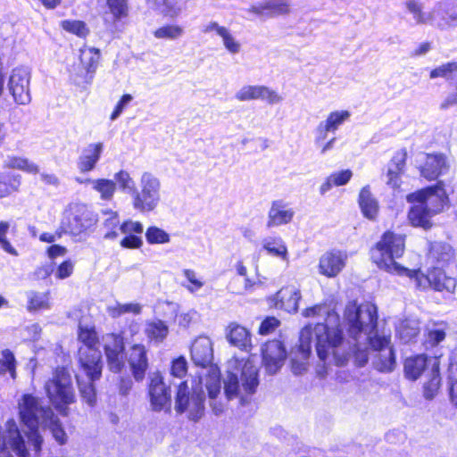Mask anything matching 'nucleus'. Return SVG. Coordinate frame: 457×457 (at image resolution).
<instances>
[{
    "label": "nucleus",
    "mask_w": 457,
    "mask_h": 457,
    "mask_svg": "<svg viewBox=\"0 0 457 457\" xmlns=\"http://www.w3.org/2000/svg\"><path fill=\"white\" fill-rule=\"evenodd\" d=\"M328 321H334L335 327L328 324H318L314 328L311 324L302 328L299 337L298 350L303 359L309 358L312 353V335L316 338V353L320 361L324 364H334L342 367L347 364L351 356L359 367H364L369 361V352L370 346L367 345L361 346L358 342L362 333L357 336L355 342L352 345L345 340L344 330L340 325V317L337 313L328 314Z\"/></svg>",
    "instance_id": "obj_1"
},
{
    "label": "nucleus",
    "mask_w": 457,
    "mask_h": 457,
    "mask_svg": "<svg viewBox=\"0 0 457 457\" xmlns=\"http://www.w3.org/2000/svg\"><path fill=\"white\" fill-rule=\"evenodd\" d=\"M345 320L350 337L356 339L364 333L365 341L371 350L376 352L373 365L380 372H392L396 365L395 351L391 345L390 336H380L378 333V309L375 305L368 306L365 312L356 304L345 308Z\"/></svg>",
    "instance_id": "obj_2"
},
{
    "label": "nucleus",
    "mask_w": 457,
    "mask_h": 457,
    "mask_svg": "<svg viewBox=\"0 0 457 457\" xmlns=\"http://www.w3.org/2000/svg\"><path fill=\"white\" fill-rule=\"evenodd\" d=\"M404 252V237L391 231L385 232L375 247L370 250V258L380 270L395 271L399 275L410 278L420 290L431 288L435 291H444L445 278L442 269H434L427 275L420 270H410L395 262Z\"/></svg>",
    "instance_id": "obj_3"
},
{
    "label": "nucleus",
    "mask_w": 457,
    "mask_h": 457,
    "mask_svg": "<svg viewBox=\"0 0 457 457\" xmlns=\"http://www.w3.org/2000/svg\"><path fill=\"white\" fill-rule=\"evenodd\" d=\"M20 417L27 428L25 435L37 455L42 450L43 437L39 432V420L43 418L47 422L53 437L61 445L67 442V434L60 419L48 407H43L32 395H24L20 403Z\"/></svg>",
    "instance_id": "obj_4"
},
{
    "label": "nucleus",
    "mask_w": 457,
    "mask_h": 457,
    "mask_svg": "<svg viewBox=\"0 0 457 457\" xmlns=\"http://www.w3.org/2000/svg\"><path fill=\"white\" fill-rule=\"evenodd\" d=\"M46 395L62 416H68L69 405L76 401L72 379L68 369L57 367L45 384Z\"/></svg>",
    "instance_id": "obj_5"
},
{
    "label": "nucleus",
    "mask_w": 457,
    "mask_h": 457,
    "mask_svg": "<svg viewBox=\"0 0 457 457\" xmlns=\"http://www.w3.org/2000/svg\"><path fill=\"white\" fill-rule=\"evenodd\" d=\"M206 395L200 380L190 389L187 381H181L175 395V411L179 414L187 411L189 420L198 422L205 413Z\"/></svg>",
    "instance_id": "obj_6"
},
{
    "label": "nucleus",
    "mask_w": 457,
    "mask_h": 457,
    "mask_svg": "<svg viewBox=\"0 0 457 457\" xmlns=\"http://www.w3.org/2000/svg\"><path fill=\"white\" fill-rule=\"evenodd\" d=\"M78 338L83 344L78 352L80 368L87 370L90 376L99 377L103 371V361L101 352L96 347L98 338L95 328L79 324Z\"/></svg>",
    "instance_id": "obj_7"
},
{
    "label": "nucleus",
    "mask_w": 457,
    "mask_h": 457,
    "mask_svg": "<svg viewBox=\"0 0 457 457\" xmlns=\"http://www.w3.org/2000/svg\"><path fill=\"white\" fill-rule=\"evenodd\" d=\"M96 222L97 216L87 204L73 203L65 210L61 224L56 230V235L59 238L63 234L74 237L81 236L95 226Z\"/></svg>",
    "instance_id": "obj_8"
},
{
    "label": "nucleus",
    "mask_w": 457,
    "mask_h": 457,
    "mask_svg": "<svg viewBox=\"0 0 457 457\" xmlns=\"http://www.w3.org/2000/svg\"><path fill=\"white\" fill-rule=\"evenodd\" d=\"M161 201V181L151 172L142 173L139 188L136 187L131 197L132 206L140 212H153Z\"/></svg>",
    "instance_id": "obj_9"
},
{
    "label": "nucleus",
    "mask_w": 457,
    "mask_h": 457,
    "mask_svg": "<svg viewBox=\"0 0 457 457\" xmlns=\"http://www.w3.org/2000/svg\"><path fill=\"white\" fill-rule=\"evenodd\" d=\"M406 199L409 203L422 202L434 215L442 212L449 201L442 180L409 194Z\"/></svg>",
    "instance_id": "obj_10"
},
{
    "label": "nucleus",
    "mask_w": 457,
    "mask_h": 457,
    "mask_svg": "<svg viewBox=\"0 0 457 457\" xmlns=\"http://www.w3.org/2000/svg\"><path fill=\"white\" fill-rule=\"evenodd\" d=\"M104 350L110 371L120 373L125 367V343L120 334H108L104 337Z\"/></svg>",
    "instance_id": "obj_11"
},
{
    "label": "nucleus",
    "mask_w": 457,
    "mask_h": 457,
    "mask_svg": "<svg viewBox=\"0 0 457 457\" xmlns=\"http://www.w3.org/2000/svg\"><path fill=\"white\" fill-rule=\"evenodd\" d=\"M30 72L28 68L17 67L12 70L7 87L18 104H28L31 101L29 91Z\"/></svg>",
    "instance_id": "obj_12"
},
{
    "label": "nucleus",
    "mask_w": 457,
    "mask_h": 457,
    "mask_svg": "<svg viewBox=\"0 0 457 457\" xmlns=\"http://www.w3.org/2000/svg\"><path fill=\"white\" fill-rule=\"evenodd\" d=\"M148 397L151 409L161 411L166 407L170 410L171 405V393L170 386L164 383L160 372H154L149 377Z\"/></svg>",
    "instance_id": "obj_13"
},
{
    "label": "nucleus",
    "mask_w": 457,
    "mask_h": 457,
    "mask_svg": "<svg viewBox=\"0 0 457 457\" xmlns=\"http://www.w3.org/2000/svg\"><path fill=\"white\" fill-rule=\"evenodd\" d=\"M420 176L428 180L437 179L448 172L450 165L443 154H420L417 159Z\"/></svg>",
    "instance_id": "obj_14"
},
{
    "label": "nucleus",
    "mask_w": 457,
    "mask_h": 457,
    "mask_svg": "<svg viewBox=\"0 0 457 457\" xmlns=\"http://www.w3.org/2000/svg\"><path fill=\"white\" fill-rule=\"evenodd\" d=\"M262 363L269 375H274L282 368L287 359V349L279 340L268 341L262 346Z\"/></svg>",
    "instance_id": "obj_15"
},
{
    "label": "nucleus",
    "mask_w": 457,
    "mask_h": 457,
    "mask_svg": "<svg viewBox=\"0 0 457 457\" xmlns=\"http://www.w3.org/2000/svg\"><path fill=\"white\" fill-rule=\"evenodd\" d=\"M128 362L135 380L142 381L149 366L147 351L145 345L141 344L133 345L129 348Z\"/></svg>",
    "instance_id": "obj_16"
},
{
    "label": "nucleus",
    "mask_w": 457,
    "mask_h": 457,
    "mask_svg": "<svg viewBox=\"0 0 457 457\" xmlns=\"http://www.w3.org/2000/svg\"><path fill=\"white\" fill-rule=\"evenodd\" d=\"M191 360L195 366L206 368L212 366L213 361L212 344L209 337H199L191 346ZM212 369V368H210ZM211 370H209L210 371Z\"/></svg>",
    "instance_id": "obj_17"
},
{
    "label": "nucleus",
    "mask_w": 457,
    "mask_h": 457,
    "mask_svg": "<svg viewBox=\"0 0 457 457\" xmlns=\"http://www.w3.org/2000/svg\"><path fill=\"white\" fill-rule=\"evenodd\" d=\"M236 98L239 101L262 99L270 104L282 101V97L276 91L266 86H245L236 94Z\"/></svg>",
    "instance_id": "obj_18"
},
{
    "label": "nucleus",
    "mask_w": 457,
    "mask_h": 457,
    "mask_svg": "<svg viewBox=\"0 0 457 457\" xmlns=\"http://www.w3.org/2000/svg\"><path fill=\"white\" fill-rule=\"evenodd\" d=\"M432 21L440 28L457 25V0H445L431 12Z\"/></svg>",
    "instance_id": "obj_19"
},
{
    "label": "nucleus",
    "mask_w": 457,
    "mask_h": 457,
    "mask_svg": "<svg viewBox=\"0 0 457 457\" xmlns=\"http://www.w3.org/2000/svg\"><path fill=\"white\" fill-rule=\"evenodd\" d=\"M454 251L453 247L445 242H431L428 253V260L433 266V269H443L453 259Z\"/></svg>",
    "instance_id": "obj_20"
},
{
    "label": "nucleus",
    "mask_w": 457,
    "mask_h": 457,
    "mask_svg": "<svg viewBox=\"0 0 457 457\" xmlns=\"http://www.w3.org/2000/svg\"><path fill=\"white\" fill-rule=\"evenodd\" d=\"M104 151V144L101 142L88 144L81 151L78 159V169L83 172L93 170L101 158Z\"/></svg>",
    "instance_id": "obj_21"
},
{
    "label": "nucleus",
    "mask_w": 457,
    "mask_h": 457,
    "mask_svg": "<svg viewBox=\"0 0 457 457\" xmlns=\"http://www.w3.org/2000/svg\"><path fill=\"white\" fill-rule=\"evenodd\" d=\"M205 387L208 391L210 406L212 412L215 416H220L223 412V405L221 403L215 401L221 388L220 372L218 367H212L211 370L208 372Z\"/></svg>",
    "instance_id": "obj_22"
},
{
    "label": "nucleus",
    "mask_w": 457,
    "mask_h": 457,
    "mask_svg": "<svg viewBox=\"0 0 457 457\" xmlns=\"http://www.w3.org/2000/svg\"><path fill=\"white\" fill-rule=\"evenodd\" d=\"M407 152L405 149L397 151L392 157L387 166L386 184L393 188H397L401 184V174L404 171Z\"/></svg>",
    "instance_id": "obj_23"
},
{
    "label": "nucleus",
    "mask_w": 457,
    "mask_h": 457,
    "mask_svg": "<svg viewBox=\"0 0 457 457\" xmlns=\"http://www.w3.org/2000/svg\"><path fill=\"white\" fill-rule=\"evenodd\" d=\"M294 214V211L287 208V204L284 201H273L268 212L267 228L287 224L292 220Z\"/></svg>",
    "instance_id": "obj_24"
},
{
    "label": "nucleus",
    "mask_w": 457,
    "mask_h": 457,
    "mask_svg": "<svg viewBox=\"0 0 457 457\" xmlns=\"http://www.w3.org/2000/svg\"><path fill=\"white\" fill-rule=\"evenodd\" d=\"M345 262L339 252H330L320 259V272L327 277L337 276L344 268Z\"/></svg>",
    "instance_id": "obj_25"
},
{
    "label": "nucleus",
    "mask_w": 457,
    "mask_h": 457,
    "mask_svg": "<svg viewBox=\"0 0 457 457\" xmlns=\"http://www.w3.org/2000/svg\"><path fill=\"white\" fill-rule=\"evenodd\" d=\"M82 370L84 371L87 378L85 379L80 376L76 375L79 391L83 401L89 406L93 407L96 403V388L95 382L100 379L102 374L99 377L95 378L90 376L87 370Z\"/></svg>",
    "instance_id": "obj_26"
},
{
    "label": "nucleus",
    "mask_w": 457,
    "mask_h": 457,
    "mask_svg": "<svg viewBox=\"0 0 457 457\" xmlns=\"http://www.w3.org/2000/svg\"><path fill=\"white\" fill-rule=\"evenodd\" d=\"M277 306L284 309L287 312H296L298 303L301 299V293L295 287H287L280 289L278 294Z\"/></svg>",
    "instance_id": "obj_27"
},
{
    "label": "nucleus",
    "mask_w": 457,
    "mask_h": 457,
    "mask_svg": "<svg viewBox=\"0 0 457 457\" xmlns=\"http://www.w3.org/2000/svg\"><path fill=\"white\" fill-rule=\"evenodd\" d=\"M227 339L230 345L245 351L251 349V337L249 331L237 324H231L228 327Z\"/></svg>",
    "instance_id": "obj_28"
},
{
    "label": "nucleus",
    "mask_w": 457,
    "mask_h": 457,
    "mask_svg": "<svg viewBox=\"0 0 457 457\" xmlns=\"http://www.w3.org/2000/svg\"><path fill=\"white\" fill-rule=\"evenodd\" d=\"M412 204L413 205L408 213L411 223L415 227H420L425 229L429 228L431 227L430 218L434 214L430 212L422 202H413Z\"/></svg>",
    "instance_id": "obj_29"
},
{
    "label": "nucleus",
    "mask_w": 457,
    "mask_h": 457,
    "mask_svg": "<svg viewBox=\"0 0 457 457\" xmlns=\"http://www.w3.org/2000/svg\"><path fill=\"white\" fill-rule=\"evenodd\" d=\"M358 203L363 216L369 220H375L378 212V203L372 195L369 186L361 188Z\"/></svg>",
    "instance_id": "obj_30"
},
{
    "label": "nucleus",
    "mask_w": 457,
    "mask_h": 457,
    "mask_svg": "<svg viewBox=\"0 0 457 457\" xmlns=\"http://www.w3.org/2000/svg\"><path fill=\"white\" fill-rule=\"evenodd\" d=\"M100 55V50L94 47L81 50L80 62L87 71L85 82L87 84H90L93 79L94 73L98 66Z\"/></svg>",
    "instance_id": "obj_31"
},
{
    "label": "nucleus",
    "mask_w": 457,
    "mask_h": 457,
    "mask_svg": "<svg viewBox=\"0 0 457 457\" xmlns=\"http://www.w3.org/2000/svg\"><path fill=\"white\" fill-rule=\"evenodd\" d=\"M427 365L428 357L425 354L407 358L403 365L405 377L411 380L418 379L426 370Z\"/></svg>",
    "instance_id": "obj_32"
},
{
    "label": "nucleus",
    "mask_w": 457,
    "mask_h": 457,
    "mask_svg": "<svg viewBox=\"0 0 457 457\" xmlns=\"http://www.w3.org/2000/svg\"><path fill=\"white\" fill-rule=\"evenodd\" d=\"M242 386L244 390L253 395L259 386V374L255 366L245 363L241 371Z\"/></svg>",
    "instance_id": "obj_33"
},
{
    "label": "nucleus",
    "mask_w": 457,
    "mask_h": 457,
    "mask_svg": "<svg viewBox=\"0 0 457 457\" xmlns=\"http://www.w3.org/2000/svg\"><path fill=\"white\" fill-rule=\"evenodd\" d=\"M262 248L267 251L270 255L287 259V248L280 237H267L262 240Z\"/></svg>",
    "instance_id": "obj_34"
},
{
    "label": "nucleus",
    "mask_w": 457,
    "mask_h": 457,
    "mask_svg": "<svg viewBox=\"0 0 457 457\" xmlns=\"http://www.w3.org/2000/svg\"><path fill=\"white\" fill-rule=\"evenodd\" d=\"M89 184L92 185V188L100 194V197L104 201H111L116 191V183L112 179H86Z\"/></svg>",
    "instance_id": "obj_35"
},
{
    "label": "nucleus",
    "mask_w": 457,
    "mask_h": 457,
    "mask_svg": "<svg viewBox=\"0 0 457 457\" xmlns=\"http://www.w3.org/2000/svg\"><path fill=\"white\" fill-rule=\"evenodd\" d=\"M353 176V172L351 170H343L338 172L332 173L329 177L327 178L326 181L320 186V193L321 195H325L328 191H329L334 186L340 187L346 185Z\"/></svg>",
    "instance_id": "obj_36"
},
{
    "label": "nucleus",
    "mask_w": 457,
    "mask_h": 457,
    "mask_svg": "<svg viewBox=\"0 0 457 457\" xmlns=\"http://www.w3.org/2000/svg\"><path fill=\"white\" fill-rule=\"evenodd\" d=\"M251 11L258 15H277L288 12V5L278 0H272L260 6H252Z\"/></svg>",
    "instance_id": "obj_37"
},
{
    "label": "nucleus",
    "mask_w": 457,
    "mask_h": 457,
    "mask_svg": "<svg viewBox=\"0 0 457 457\" xmlns=\"http://www.w3.org/2000/svg\"><path fill=\"white\" fill-rule=\"evenodd\" d=\"M169 333L168 326L161 320L148 322L145 327V335L151 341L162 342Z\"/></svg>",
    "instance_id": "obj_38"
},
{
    "label": "nucleus",
    "mask_w": 457,
    "mask_h": 457,
    "mask_svg": "<svg viewBox=\"0 0 457 457\" xmlns=\"http://www.w3.org/2000/svg\"><path fill=\"white\" fill-rule=\"evenodd\" d=\"M112 180L116 183V189L132 197L137 187L135 180L127 170H120L116 172Z\"/></svg>",
    "instance_id": "obj_39"
},
{
    "label": "nucleus",
    "mask_w": 457,
    "mask_h": 457,
    "mask_svg": "<svg viewBox=\"0 0 457 457\" xmlns=\"http://www.w3.org/2000/svg\"><path fill=\"white\" fill-rule=\"evenodd\" d=\"M442 77L457 85V62H447L433 69L430 71V79Z\"/></svg>",
    "instance_id": "obj_40"
},
{
    "label": "nucleus",
    "mask_w": 457,
    "mask_h": 457,
    "mask_svg": "<svg viewBox=\"0 0 457 457\" xmlns=\"http://www.w3.org/2000/svg\"><path fill=\"white\" fill-rule=\"evenodd\" d=\"M16 359L13 353L5 349L2 351V358L0 359V375L9 373L12 378H16Z\"/></svg>",
    "instance_id": "obj_41"
},
{
    "label": "nucleus",
    "mask_w": 457,
    "mask_h": 457,
    "mask_svg": "<svg viewBox=\"0 0 457 457\" xmlns=\"http://www.w3.org/2000/svg\"><path fill=\"white\" fill-rule=\"evenodd\" d=\"M407 10L412 14L414 24H424L432 21L431 12L426 13L422 11V5L416 0H408L405 4Z\"/></svg>",
    "instance_id": "obj_42"
},
{
    "label": "nucleus",
    "mask_w": 457,
    "mask_h": 457,
    "mask_svg": "<svg viewBox=\"0 0 457 457\" xmlns=\"http://www.w3.org/2000/svg\"><path fill=\"white\" fill-rule=\"evenodd\" d=\"M48 293H38L30 291L28 293V309L29 311H39L49 308Z\"/></svg>",
    "instance_id": "obj_43"
},
{
    "label": "nucleus",
    "mask_w": 457,
    "mask_h": 457,
    "mask_svg": "<svg viewBox=\"0 0 457 457\" xmlns=\"http://www.w3.org/2000/svg\"><path fill=\"white\" fill-rule=\"evenodd\" d=\"M350 112L346 110L335 111L330 112L326 120L322 121V123L329 131L334 133L339 126L350 118Z\"/></svg>",
    "instance_id": "obj_44"
},
{
    "label": "nucleus",
    "mask_w": 457,
    "mask_h": 457,
    "mask_svg": "<svg viewBox=\"0 0 457 457\" xmlns=\"http://www.w3.org/2000/svg\"><path fill=\"white\" fill-rule=\"evenodd\" d=\"M145 235L147 243L150 245L166 244L170 241V235L156 226L147 228Z\"/></svg>",
    "instance_id": "obj_45"
},
{
    "label": "nucleus",
    "mask_w": 457,
    "mask_h": 457,
    "mask_svg": "<svg viewBox=\"0 0 457 457\" xmlns=\"http://www.w3.org/2000/svg\"><path fill=\"white\" fill-rule=\"evenodd\" d=\"M239 393V378L237 374L228 372L227 378L224 381V394L228 400L237 396Z\"/></svg>",
    "instance_id": "obj_46"
},
{
    "label": "nucleus",
    "mask_w": 457,
    "mask_h": 457,
    "mask_svg": "<svg viewBox=\"0 0 457 457\" xmlns=\"http://www.w3.org/2000/svg\"><path fill=\"white\" fill-rule=\"evenodd\" d=\"M183 34V29L178 25H165L158 29H156L154 33L156 38H164L174 40L180 37Z\"/></svg>",
    "instance_id": "obj_47"
},
{
    "label": "nucleus",
    "mask_w": 457,
    "mask_h": 457,
    "mask_svg": "<svg viewBox=\"0 0 457 457\" xmlns=\"http://www.w3.org/2000/svg\"><path fill=\"white\" fill-rule=\"evenodd\" d=\"M62 27L64 30L80 37H85L88 33L86 23L81 21L65 20L62 22Z\"/></svg>",
    "instance_id": "obj_48"
},
{
    "label": "nucleus",
    "mask_w": 457,
    "mask_h": 457,
    "mask_svg": "<svg viewBox=\"0 0 457 457\" xmlns=\"http://www.w3.org/2000/svg\"><path fill=\"white\" fill-rule=\"evenodd\" d=\"M111 13L116 21L120 20L128 15L127 0H106Z\"/></svg>",
    "instance_id": "obj_49"
},
{
    "label": "nucleus",
    "mask_w": 457,
    "mask_h": 457,
    "mask_svg": "<svg viewBox=\"0 0 457 457\" xmlns=\"http://www.w3.org/2000/svg\"><path fill=\"white\" fill-rule=\"evenodd\" d=\"M9 228H10L9 222L0 221V245L4 252H6L13 256H17L18 252L11 245V243L9 242V240L6 237Z\"/></svg>",
    "instance_id": "obj_50"
},
{
    "label": "nucleus",
    "mask_w": 457,
    "mask_h": 457,
    "mask_svg": "<svg viewBox=\"0 0 457 457\" xmlns=\"http://www.w3.org/2000/svg\"><path fill=\"white\" fill-rule=\"evenodd\" d=\"M120 230L122 234L125 235L142 236L144 232V226L140 221L127 220L120 224Z\"/></svg>",
    "instance_id": "obj_51"
},
{
    "label": "nucleus",
    "mask_w": 457,
    "mask_h": 457,
    "mask_svg": "<svg viewBox=\"0 0 457 457\" xmlns=\"http://www.w3.org/2000/svg\"><path fill=\"white\" fill-rule=\"evenodd\" d=\"M187 372V361L184 356H179L171 361L170 374L175 378H181Z\"/></svg>",
    "instance_id": "obj_52"
},
{
    "label": "nucleus",
    "mask_w": 457,
    "mask_h": 457,
    "mask_svg": "<svg viewBox=\"0 0 457 457\" xmlns=\"http://www.w3.org/2000/svg\"><path fill=\"white\" fill-rule=\"evenodd\" d=\"M132 100L133 96L130 94H124L116 104L114 110L110 116L111 120L113 121L117 120Z\"/></svg>",
    "instance_id": "obj_53"
},
{
    "label": "nucleus",
    "mask_w": 457,
    "mask_h": 457,
    "mask_svg": "<svg viewBox=\"0 0 457 457\" xmlns=\"http://www.w3.org/2000/svg\"><path fill=\"white\" fill-rule=\"evenodd\" d=\"M183 274L187 279V281L190 283V286L186 287L188 291L194 293L203 287L204 283L196 278V273L195 270L190 269H185L183 270Z\"/></svg>",
    "instance_id": "obj_54"
},
{
    "label": "nucleus",
    "mask_w": 457,
    "mask_h": 457,
    "mask_svg": "<svg viewBox=\"0 0 457 457\" xmlns=\"http://www.w3.org/2000/svg\"><path fill=\"white\" fill-rule=\"evenodd\" d=\"M324 311L325 314L327 315L326 322L324 324H328L330 327H335L334 321H328V314L331 312L336 313L334 311H327L326 308L322 305H314L312 307L306 308L303 314L305 317H314L316 315H320L321 312ZM318 324H322L321 322H318Z\"/></svg>",
    "instance_id": "obj_55"
},
{
    "label": "nucleus",
    "mask_w": 457,
    "mask_h": 457,
    "mask_svg": "<svg viewBox=\"0 0 457 457\" xmlns=\"http://www.w3.org/2000/svg\"><path fill=\"white\" fill-rule=\"evenodd\" d=\"M120 244L123 248L139 249L143 245V238L139 235H126Z\"/></svg>",
    "instance_id": "obj_56"
},
{
    "label": "nucleus",
    "mask_w": 457,
    "mask_h": 457,
    "mask_svg": "<svg viewBox=\"0 0 457 457\" xmlns=\"http://www.w3.org/2000/svg\"><path fill=\"white\" fill-rule=\"evenodd\" d=\"M279 324V320L275 317H267L260 324L259 334L268 335L275 330Z\"/></svg>",
    "instance_id": "obj_57"
},
{
    "label": "nucleus",
    "mask_w": 457,
    "mask_h": 457,
    "mask_svg": "<svg viewBox=\"0 0 457 457\" xmlns=\"http://www.w3.org/2000/svg\"><path fill=\"white\" fill-rule=\"evenodd\" d=\"M74 265L71 260H65L56 269L55 276L59 279L69 278L73 272Z\"/></svg>",
    "instance_id": "obj_58"
},
{
    "label": "nucleus",
    "mask_w": 457,
    "mask_h": 457,
    "mask_svg": "<svg viewBox=\"0 0 457 457\" xmlns=\"http://www.w3.org/2000/svg\"><path fill=\"white\" fill-rule=\"evenodd\" d=\"M223 39L225 47L232 54H237L240 50V44L235 40L232 35L228 29L225 30L224 34L220 35Z\"/></svg>",
    "instance_id": "obj_59"
},
{
    "label": "nucleus",
    "mask_w": 457,
    "mask_h": 457,
    "mask_svg": "<svg viewBox=\"0 0 457 457\" xmlns=\"http://www.w3.org/2000/svg\"><path fill=\"white\" fill-rule=\"evenodd\" d=\"M439 377L434 376L430 382L424 386V396L428 400H431L436 395L439 385Z\"/></svg>",
    "instance_id": "obj_60"
},
{
    "label": "nucleus",
    "mask_w": 457,
    "mask_h": 457,
    "mask_svg": "<svg viewBox=\"0 0 457 457\" xmlns=\"http://www.w3.org/2000/svg\"><path fill=\"white\" fill-rule=\"evenodd\" d=\"M54 270V263L48 262L40 267H38L35 272L34 276L37 279H46L48 278Z\"/></svg>",
    "instance_id": "obj_61"
},
{
    "label": "nucleus",
    "mask_w": 457,
    "mask_h": 457,
    "mask_svg": "<svg viewBox=\"0 0 457 457\" xmlns=\"http://www.w3.org/2000/svg\"><path fill=\"white\" fill-rule=\"evenodd\" d=\"M445 338L444 328H432L428 330V339L432 345H436Z\"/></svg>",
    "instance_id": "obj_62"
},
{
    "label": "nucleus",
    "mask_w": 457,
    "mask_h": 457,
    "mask_svg": "<svg viewBox=\"0 0 457 457\" xmlns=\"http://www.w3.org/2000/svg\"><path fill=\"white\" fill-rule=\"evenodd\" d=\"M447 391L451 403L457 408V378H449Z\"/></svg>",
    "instance_id": "obj_63"
},
{
    "label": "nucleus",
    "mask_w": 457,
    "mask_h": 457,
    "mask_svg": "<svg viewBox=\"0 0 457 457\" xmlns=\"http://www.w3.org/2000/svg\"><path fill=\"white\" fill-rule=\"evenodd\" d=\"M67 249L66 247L60 245H52L47 248V255L50 259H54L58 256H62L66 253Z\"/></svg>",
    "instance_id": "obj_64"
}]
</instances>
